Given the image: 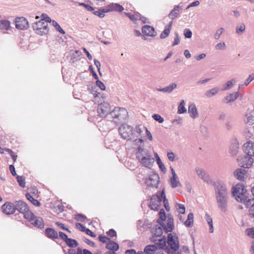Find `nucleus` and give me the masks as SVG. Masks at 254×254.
I'll use <instances>...</instances> for the list:
<instances>
[{
  "instance_id": "nucleus-1",
  "label": "nucleus",
  "mask_w": 254,
  "mask_h": 254,
  "mask_svg": "<svg viewBox=\"0 0 254 254\" xmlns=\"http://www.w3.org/2000/svg\"><path fill=\"white\" fill-rule=\"evenodd\" d=\"M213 187L218 207L225 212L227 210L229 198V191L226 185L223 181L218 180L213 183Z\"/></svg>"
},
{
  "instance_id": "nucleus-2",
  "label": "nucleus",
  "mask_w": 254,
  "mask_h": 254,
  "mask_svg": "<svg viewBox=\"0 0 254 254\" xmlns=\"http://www.w3.org/2000/svg\"><path fill=\"white\" fill-rule=\"evenodd\" d=\"M127 112L125 108L115 107L110 112V116L109 117V119L115 124L118 125L125 121L127 119Z\"/></svg>"
},
{
  "instance_id": "nucleus-3",
  "label": "nucleus",
  "mask_w": 254,
  "mask_h": 254,
  "mask_svg": "<svg viewBox=\"0 0 254 254\" xmlns=\"http://www.w3.org/2000/svg\"><path fill=\"white\" fill-rule=\"evenodd\" d=\"M167 243L169 247V248L168 247L166 248L167 254H173L179 250V238L176 234L173 236L172 233H169L167 236Z\"/></svg>"
},
{
  "instance_id": "nucleus-4",
  "label": "nucleus",
  "mask_w": 254,
  "mask_h": 254,
  "mask_svg": "<svg viewBox=\"0 0 254 254\" xmlns=\"http://www.w3.org/2000/svg\"><path fill=\"white\" fill-rule=\"evenodd\" d=\"M119 132L124 139L129 140L134 138L133 127L126 124H123L120 127Z\"/></svg>"
},
{
  "instance_id": "nucleus-5",
  "label": "nucleus",
  "mask_w": 254,
  "mask_h": 254,
  "mask_svg": "<svg viewBox=\"0 0 254 254\" xmlns=\"http://www.w3.org/2000/svg\"><path fill=\"white\" fill-rule=\"evenodd\" d=\"M14 205L15 210H17L22 213L25 219H28L32 215V212L29 210L28 205L23 201H16Z\"/></svg>"
},
{
  "instance_id": "nucleus-6",
  "label": "nucleus",
  "mask_w": 254,
  "mask_h": 254,
  "mask_svg": "<svg viewBox=\"0 0 254 254\" xmlns=\"http://www.w3.org/2000/svg\"><path fill=\"white\" fill-rule=\"evenodd\" d=\"M32 28L40 35L47 34L49 31L48 24L42 20H39L32 24Z\"/></svg>"
},
{
  "instance_id": "nucleus-7",
  "label": "nucleus",
  "mask_w": 254,
  "mask_h": 254,
  "mask_svg": "<svg viewBox=\"0 0 254 254\" xmlns=\"http://www.w3.org/2000/svg\"><path fill=\"white\" fill-rule=\"evenodd\" d=\"M97 111L98 116L102 118H105L111 112L110 105L108 103L104 102L98 105Z\"/></svg>"
},
{
  "instance_id": "nucleus-8",
  "label": "nucleus",
  "mask_w": 254,
  "mask_h": 254,
  "mask_svg": "<svg viewBox=\"0 0 254 254\" xmlns=\"http://www.w3.org/2000/svg\"><path fill=\"white\" fill-rule=\"evenodd\" d=\"M232 190L233 194L237 201L240 200V199L237 198L238 196H240V198H241V197H243L246 196L247 190L243 184H238L235 187H233Z\"/></svg>"
},
{
  "instance_id": "nucleus-9",
  "label": "nucleus",
  "mask_w": 254,
  "mask_h": 254,
  "mask_svg": "<svg viewBox=\"0 0 254 254\" xmlns=\"http://www.w3.org/2000/svg\"><path fill=\"white\" fill-rule=\"evenodd\" d=\"M237 161L240 167L244 168H249L252 166L254 160L250 156L244 155L239 156Z\"/></svg>"
},
{
  "instance_id": "nucleus-10",
  "label": "nucleus",
  "mask_w": 254,
  "mask_h": 254,
  "mask_svg": "<svg viewBox=\"0 0 254 254\" xmlns=\"http://www.w3.org/2000/svg\"><path fill=\"white\" fill-rule=\"evenodd\" d=\"M162 198L161 194L160 195L158 194L153 195L150 198L149 207L151 210H158L161 204Z\"/></svg>"
},
{
  "instance_id": "nucleus-11",
  "label": "nucleus",
  "mask_w": 254,
  "mask_h": 254,
  "mask_svg": "<svg viewBox=\"0 0 254 254\" xmlns=\"http://www.w3.org/2000/svg\"><path fill=\"white\" fill-rule=\"evenodd\" d=\"M15 23L16 28L19 30H26L29 26L27 19L23 17L16 18Z\"/></svg>"
},
{
  "instance_id": "nucleus-12",
  "label": "nucleus",
  "mask_w": 254,
  "mask_h": 254,
  "mask_svg": "<svg viewBox=\"0 0 254 254\" xmlns=\"http://www.w3.org/2000/svg\"><path fill=\"white\" fill-rule=\"evenodd\" d=\"M160 183V178L158 174L153 173L149 179L146 181V184L149 187L157 188Z\"/></svg>"
},
{
  "instance_id": "nucleus-13",
  "label": "nucleus",
  "mask_w": 254,
  "mask_h": 254,
  "mask_svg": "<svg viewBox=\"0 0 254 254\" xmlns=\"http://www.w3.org/2000/svg\"><path fill=\"white\" fill-rule=\"evenodd\" d=\"M27 219H29V220L31 222V224L35 227L41 229L44 228L45 225L42 218L36 216L32 213V215Z\"/></svg>"
},
{
  "instance_id": "nucleus-14",
  "label": "nucleus",
  "mask_w": 254,
  "mask_h": 254,
  "mask_svg": "<svg viewBox=\"0 0 254 254\" xmlns=\"http://www.w3.org/2000/svg\"><path fill=\"white\" fill-rule=\"evenodd\" d=\"M138 161L142 166L151 168L154 162V159L152 157V155H150L146 157H142L138 159Z\"/></svg>"
},
{
  "instance_id": "nucleus-15",
  "label": "nucleus",
  "mask_w": 254,
  "mask_h": 254,
  "mask_svg": "<svg viewBox=\"0 0 254 254\" xmlns=\"http://www.w3.org/2000/svg\"><path fill=\"white\" fill-rule=\"evenodd\" d=\"M178 218L180 221L183 223L187 227L191 228L193 226V214L192 212H190L188 214V218L186 221H184L183 216L181 215H178Z\"/></svg>"
},
{
  "instance_id": "nucleus-16",
  "label": "nucleus",
  "mask_w": 254,
  "mask_h": 254,
  "mask_svg": "<svg viewBox=\"0 0 254 254\" xmlns=\"http://www.w3.org/2000/svg\"><path fill=\"white\" fill-rule=\"evenodd\" d=\"M15 205L13 203L10 202H6L4 204H3L1 206V209L2 212L7 214H13L15 210Z\"/></svg>"
},
{
  "instance_id": "nucleus-17",
  "label": "nucleus",
  "mask_w": 254,
  "mask_h": 254,
  "mask_svg": "<svg viewBox=\"0 0 254 254\" xmlns=\"http://www.w3.org/2000/svg\"><path fill=\"white\" fill-rule=\"evenodd\" d=\"M195 171L199 177L203 180L204 182H206L208 184H209L212 182L209 176L205 171L200 169L199 168H196Z\"/></svg>"
},
{
  "instance_id": "nucleus-18",
  "label": "nucleus",
  "mask_w": 254,
  "mask_h": 254,
  "mask_svg": "<svg viewBox=\"0 0 254 254\" xmlns=\"http://www.w3.org/2000/svg\"><path fill=\"white\" fill-rule=\"evenodd\" d=\"M162 227L158 226L155 225L151 231L152 233L153 234V236L151 238H150L151 242H155L156 239H155L156 237H160L162 235L163 233Z\"/></svg>"
},
{
  "instance_id": "nucleus-19",
  "label": "nucleus",
  "mask_w": 254,
  "mask_h": 254,
  "mask_svg": "<svg viewBox=\"0 0 254 254\" xmlns=\"http://www.w3.org/2000/svg\"><path fill=\"white\" fill-rule=\"evenodd\" d=\"M142 33L148 36L155 37L157 35V33L155 29L149 25H144L142 27Z\"/></svg>"
},
{
  "instance_id": "nucleus-20",
  "label": "nucleus",
  "mask_w": 254,
  "mask_h": 254,
  "mask_svg": "<svg viewBox=\"0 0 254 254\" xmlns=\"http://www.w3.org/2000/svg\"><path fill=\"white\" fill-rule=\"evenodd\" d=\"M150 155L151 153L148 149H144L141 146H138L136 152V157L137 160L142 157H146Z\"/></svg>"
},
{
  "instance_id": "nucleus-21",
  "label": "nucleus",
  "mask_w": 254,
  "mask_h": 254,
  "mask_svg": "<svg viewBox=\"0 0 254 254\" xmlns=\"http://www.w3.org/2000/svg\"><path fill=\"white\" fill-rule=\"evenodd\" d=\"M46 236L51 239L55 240L58 238V233L55 229L47 228L45 231Z\"/></svg>"
},
{
  "instance_id": "nucleus-22",
  "label": "nucleus",
  "mask_w": 254,
  "mask_h": 254,
  "mask_svg": "<svg viewBox=\"0 0 254 254\" xmlns=\"http://www.w3.org/2000/svg\"><path fill=\"white\" fill-rule=\"evenodd\" d=\"M244 150L246 155L252 157L254 156V143H248L247 145L244 147Z\"/></svg>"
},
{
  "instance_id": "nucleus-23",
  "label": "nucleus",
  "mask_w": 254,
  "mask_h": 254,
  "mask_svg": "<svg viewBox=\"0 0 254 254\" xmlns=\"http://www.w3.org/2000/svg\"><path fill=\"white\" fill-rule=\"evenodd\" d=\"M105 248L109 251H118L120 249L119 245L117 242L111 240L106 243Z\"/></svg>"
},
{
  "instance_id": "nucleus-24",
  "label": "nucleus",
  "mask_w": 254,
  "mask_h": 254,
  "mask_svg": "<svg viewBox=\"0 0 254 254\" xmlns=\"http://www.w3.org/2000/svg\"><path fill=\"white\" fill-rule=\"evenodd\" d=\"M180 9H182L181 6L175 5L174 8L169 13L168 17L172 20L178 17L180 15Z\"/></svg>"
},
{
  "instance_id": "nucleus-25",
  "label": "nucleus",
  "mask_w": 254,
  "mask_h": 254,
  "mask_svg": "<svg viewBox=\"0 0 254 254\" xmlns=\"http://www.w3.org/2000/svg\"><path fill=\"white\" fill-rule=\"evenodd\" d=\"M247 172L246 170L242 168H239L235 171L234 174L238 180L244 181L245 175Z\"/></svg>"
},
{
  "instance_id": "nucleus-26",
  "label": "nucleus",
  "mask_w": 254,
  "mask_h": 254,
  "mask_svg": "<svg viewBox=\"0 0 254 254\" xmlns=\"http://www.w3.org/2000/svg\"><path fill=\"white\" fill-rule=\"evenodd\" d=\"M237 198L240 199L239 201L245 204L247 207H250L252 206V205H254V198L250 199L246 195L243 197H241V198H240V196H238Z\"/></svg>"
},
{
  "instance_id": "nucleus-27",
  "label": "nucleus",
  "mask_w": 254,
  "mask_h": 254,
  "mask_svg": "<svg viewBox=\"0 0 254 254\" xmlns=\"http://www.w3.org/2000/svg\"><path fill=\"white\" fill-rule=\"evenodd\" d=\"M239 149V143L236 140L231 143L229 149V153L233 156H236L238 152Z\"/></svg>"
},
{
  "instance_id": "nucleus-28",
  "label": "nucleus",
  "mask_w": 254,
  "mask_h": 254,
  "mask_svg": "<svg viewBox=\"0 0 254 254\" xmlns=\"http://www.w3.org/2000/svg\"><path fill=\"white\" fill-rule=\"evenodd\" d=\"M188 112L192 118L194 119L198 116L196 107L195 105L193 103L189 105L188 108Z\"/></svg>"
},
{
  "instance_id": "nucleus-29",
  "label": "nucleus",
  "mask_w": 254,
  "mask_h": 254,
  "mask_svg": "<svg viewBox=\"0 0 254 254\" xmlns=\"http://www.w3.org/2000/svg\"><path fill=\"white\" fill-rule=\"evenodd\" d=\"M125 14L135 24L140 16V14L138 12H135L133 14L130 12H125Z\"/></svg>"
},
{
  "instance_id": "nucleus-30",
  "label": "nucleus",
  "mask_w": 254,
  "mask_h": 254,
  "mask_svg": "<svg viewBox=\"0 0 254 254\" xmlns=\"http://www.w3.org/2000/svg\"><path fill=\"white\" fill-rule=\"evenodd\" d=\"M157 250V247L155 245H148L145 247L144 253L145 254H152Z\"/></svg>"
},
{
  "instance_id": "nucleus-31",
  "label": "nucleus",
  "mask_w": 254,
  "mask_h": 254,
  "mask_svg": "<svg viewBox=\"0 0 254 254\" xmlns=\"http://www.w3.org/2000/svg\"><path fill=\"white\" fill-rule=\"evenodd\" d=\"M239 97V93L236 92L234 93L229 94L228 95L225 97L224 100L226 103H229L231 102L235 101Z\"/></svg>"
},
{
  "instance_id": "nucleus-32",
  "label": "nucleus",
  "mask_w": 254,
  "mask_h": 254,
  "mask_svg": "<svg viewBox=\"0 0 254 254\" xmlns=\"http://www.w3.org/2000/svg\"><path fill=\"white\" fill-rule=\"evenodd\" d=\"M108 7L110 8L111 11H115L118 12H122L124 9V7L118 3H112L108 5Z\"/></svg>"
},
{
  "instance_id": "nucleus-33",
  "label": "nucleus",
  "mask_w": 254,
  "mask_h": 254,
  "mask_svg": "<svg viewBox=\"0 0 254 254\" xmlns=\"http://www.w3.org/2000/svg\"><path fill=\"white\" fill-rule=\"evenodd\" d=\"M177 87V84L175 83H173L169 86L165 87L163 88H160L157 89L158 91L167 93H171L173 90Z\"/></svg>"
},
{
  "instance_id": "nucleus-34",
  "label": "nucleus",
  "mask_w": 254,
  "mask_h": 254,
  "mask_svg": "<svg viewBox=\"0 0 254 254\" xmlns=\"http://www.w3.org/2000/svg\"><path fill=\"white\" fill-rule=\"evenodd\" d=\"M25 196L26 198L30 201L34 205L36 206H40L41 205V203L37 199L33 198L31 194L28 192H27L25 194Z\"/></svg>"
},
{
  "instance_id": "nucleus-35",
  "label": "nucleus",
  "mask_w": 254,
  "mask_h": 254,
  "mask_svg": "<svg viewBox=\"0 0 254 254\" xmlns=\"http://www.w3.org/2000/svg\"><path fill=\"white\" fill-rule=\"evenodd\" d=\"M10 27V22L8 20H0V29L7 30Z\"/></svg>"
},
{
  "instance_id": "nucleus-36",
  "label": "nucleus",
  "mask_w": 254,
  "mask_h": 254,
  "mask_svg": "<svg viewBox=\"0 0 254 254\" xmlns=\"http://www.w3.org/2000/svg\"><path fill=\"white\" fill-rule=\"evenodd\" d=\"M161 197L162 198L164 206L166 210L168 211L170 210V207L168 203V201L166 197L165 192L164 189H163L161 191Z\"/></svg>"
},
{
  "instance_id": "nucleus-37",
  "label": "nucleus",
  "mask_w": 254,
  "mask_h": 254,
  "mask_svg": "<svg viewBox=\"0 0 254 254\" xmlns=\"http://www.w3.org/2000/svg\"><path fill=\"white\" fill-rule=\"evenodd\" d=\"M178 179V176H174L170 179L171 186L172 188H175L181 186V184Z\"/></svg>"
},
{
  "instance_id": "nucleus-38",
  "label": "nucleus",
  "mask_w": 254,
  "mask_h": 254,
  "mask_svg": "<svg viewBox=\"0 0 254 254\" xmlns=\"http://www.w3.org/2000/svg\"><path fill=\"white\" fill-rule=\"evenodd\" d=\"M65 243L67 246L71 248L76 247L78 246L77 241L71 238H68L67 241H66Z\"/></svg>"
},
{
  "instance_id": "nucleus-39",
  "label": "nucleus",
  "mask_w": 254,
  "mask_h": 254,
  "mask_svg": "<svg viewBox=\"0 0 254 254\" xmlns=\"http://www.w3.org/2000/svg\"><path fill=\"white\" fill-rule=\"evenodd\" d=\"M174 229V224L171 223L167 222L166 225L165 224L164 225L163 230L165 233L169 232H172Z\"/></svg>"
},
{
  "instance_id": "nucleus-40",
  "label": "nucleus",
  "mask_w": 254,
  "mask_h": 254,
  "mask_svg": "<svg viewBox=\"0 0 254 254\" xmlns=\"http://www.w3.org/2000/svg\"><path fill=\"white\" fill-rule=\"evenodd\" d=\"M185 105V101L184 100H182L181 101L180 105H179L178 108V112H177L178 114H184L187 112V109H186Z\"/></svg>"
},
{
  "instance_id": "nucleus-41",
  "label": "nucleus",
  "mask_w": 254,
  "mask_h": 254,
  "mask_svg": "<svg viewBox=\"0 0 254 254\" xmlns=\"http://www.w3.org/2000/svg\"><path fill=\"white\" fill-rule=\"evenodd\" d=\"M219 91V89L218 88L215 87L207 91L205 93V95L208 98H210L215 95Z\"/></svg>"
},
{
  "instance_id": "nucleus-42",
  "label": "nucleus",
  "mask_w": 254,
  "mask_h": 254,
  "mask_svg": "<svg viewBox=\"0 0 254 254\" xmlns=\"http://www.w3.org/2000/svg\"><path fill=\"white\" fill-rule=\"evenodd\" d=\"M158 242L155 244L157 246V248H159L160 249H163L166 245V237L163 236L162 238L158 240Z\"/></svg>"
},
{
  "instance_id": "nucleus-43",
  "label": "nucleus",
  "mask_w": 254,
  "mask_h": 254,
  "mask_svg": "<svg viewBox=\"0 0 254 254\" xmlns=\"http://www.w3.org/2000/svg\"><path fill=\"white\" fill-rule=\"evenodd\" d=\"M17 181L20 187L21 188L25 187V178L23 176H18L16 177Z\"/></svg>"
},
{
  "instance_id": "nucleus-44",
  "label": "nucleus",
  "mask_w": 254,
  "mask_h": 254,
  "mask_svg": "<svg viewBox=\"0 0 254 254\" xmlns=\"http://www.w3.org/2000/svg\"><path fill=\"white\" fill-rule=\"evenodd\" d=\"M235 82V81L234 79H232L227 81L223 85L222 90H227L231 88L233 86Z\"/></svg>"
},
{
  "instance_id": "nucleus-45",
  "label": "nucleus",
  "mask_w": 254,
  "mask_h": 254,
  "mask_svg": "<svg viewBox=\"0 0 254 254\" xmlns=\"http://www.w3.org/2000/svg\"><path fill=\"white\" fill-rule=\"evenodd\" d=\"M246 26L245 24L241 23L237 25L236 28V32L238 34H242L245 30Z\"/></svg>"
},
{
  "instance_id": "nucleus-46",
  "label": "nucleus",
  "mask_w": 254,
  "mask_h": 254,
  "mask_svg": "<svg viewBox=\"0 0 254 254\" xmlns=\"http://www.w3.org/2000/svg\"><path fill=\"white\" fill-rule=\"evenodd\" d=\"M52 24L53 26L58 32L63 34H65L64 31L61 28L60 25L56 21L54 20H52Z\"/></svg>"
},
{
  "instance_id": "nucleus-47",
  "label": "nucleus",
  "mask_w": 254,
  "mask_h": 254,
  "mask_svg": "<svg viewBox=\"0 0 254 254\" xmlns=\"http://www.w3.org/2000/svg\"><path fill=\"white\" fill-rule=\"evenodd\" d=\"M86 219V216L81 213H77L75 215V219L77 221L83 222L85 221Z\"/></svg>"
},
{
  "instance_id": "nucleus-48",
  "label": "nucleus",
  "mask_w": 254,
  "mask_h": 254,
  "mask_svg": "<svg viewBox=\"0 0 254 254\" xmlns=\"http://www.w3.org/2000/svg\"><path fill=\"white\" fill-rule=\"evenodd\" d=\"M156 162H157V164L158 165V166H159L160 169L161 170V171L163 173H165L166 172V169L165 168V165L161 161V160L160 158V157H158V158H157Z\"/></svg>"
},
{
  "instance_id": "nucleus-49",
  "label": "nucleus",
  "mask_w": 254,
  "mask_h": 254,
  "mask_svg": "<svg viewBox=\"0 0 254 254\" xmlns=\"http://www.w3.org/2000/svg\"><path fill=\"white\" fill-rule=\"evenodd\" d=\"M176 208L181 214H185L186 212V207L184 205L181 203H176Z\"/></svg>"
},
{
  "instance_id": "nucleus-50",
  "label": "nucleus",
  "mask_w": 254,
  "mask_h": 254,
  "mask_svg": "<svg viewBox=\"0 0 254 254\" xmlns=\"http://www.w3.org/2000/svg\"><path fill=\"white\" fill-rule=\"evenodd\" d=\"M170 31H171L169 30V29H167L165 27V29L161 33L160 35V39H163L167 37L169 35Z\"/></svg>"
},
{
  "instance_id": "nucleus-51",
  "label": "nucleus",
  "mask_w": 254,
  "mask_h": 254,
  "mask_svg": "<svg viewBox=\"0 0 254 254\" xmlns=\"http://www.w3.org/2000/svg\"><path fill=\"white\" fill-rule=\"evenodd\" d=\"M42 20L43 21L47 23L48 22L50 23V22H52V20L51 19V18L50 17H49L48 16V15L46 13L42 14V15H41V20Z\"/></svg>"
},
{
  "instance_id": "nucleus-52",
  "label": "nucleus",
  "mask_w": 254,
  "mask_h": 254,
  "mask_svg": "<svg viewBox=\"0 0 254 254\" xmlns=\"http://www.w3.org/2000/svg\"><path fill=\"white\" fill-rule=\"evenodd\" d=\"M98 239L100 242L106 244L108 241L111 240L110 238L103 235H100L98 237Z\"/></svg>"
},
{
  "instance_id": "nucleus-53",
  "label": "nucleus",
  "mask_w": 254,
  "mask_h": 254,
  "mask_svg": "<svg viewBox=\"0 0 254 254\" xmlns=\"http://www.w3.org/2000/svg\"><path fill=\"white\" fill-rule=\"evenodd\" d=\"M224 31V29L223 28H222V27L219 28L216 31V32H215V33L214 35V38H215V39H216V40L219 39L220 35L223 33Z\"/></svg>"
},
{
  "instance_id": "nucleus-54",
  "label": "nucleus",
  "mask_w": 254,
  "mask_h": 254,
  "mask_svg": "<svg viewBox=\"0 0 254 254\" xmlns=\"http://www.w3.org/2000/svg\"><path fill=\"white\" fill-rule=\"evenodd\" d=\"M184 35L185 38L190 39L192 37V32L189 29L186 28L184 30Z\"/></svg>"
},
{
  "instance_id": "nucleus-55",
  "label": "nucleus",
  "mask_w": 254,
  "mask_h": 254,
  "mask_svg": "<svg viewBox=\"0 0 254 254\" xmlns=\"http://www.w3.org/2000/svg\"><path fill=\"white\" fill-rule=\"evenodd\" d=\"M152 118L159 123H162L164 122V119L159 114H154L152 115Z\"/></svg>"
},
{
  "instance_id": "nucleus-56",
  "label": "nucleus",
  "mask_w": 254,
  "mask_h": 254,
  "mask_svg": "<svg viewBox=\"0 0 254 254\" xmlns=\"http://www.w3.org/2000/svg\"><path fill=\"white\" fill-rule=\"evenodd\" d=\"M180 42V37L177 33H175L174 41L172 44V46H175L179 44Z\"/></svg>"
},
{
  "instance_id": "nucleus-57",
  "label": "nucleus",
  "mask_w": 254,
  "mask_h": 254,
  "mask_svg": "<svg viewBox=\"0 0 254 254\" xmlns=\"http://www.w3.org/2000/svg\"><path fill=\"white\" fill-rule=\"evenodd\" d=\"M106 234L108 236L110 237H117V232L113 229H111L109 231H107Z\"/></svg>"
},
{
  "instance_id": "nucleus-58",
  "label": "nucleus",
  "mask_w": 254,
  "mask_h": 254,
  "mask_svg": "<svg viewBox=\"0 0 254 254\" xmlns=\"http://www.w3.org/2000/svg\"><path fill=\"white\" fill-rule=\"evenodd\" d=\"M83 241L85 243H86L87 244L89 245V246L92 247L93 248L96 247V245L94 242L91 241V240H90L89 239H87L86 237H84L83 238Z\"/></svg>"
},
{
  "instance_id": "nucleus-59",
  "label": "nucleus",
  "mask_w": 254,
  "mask_h": 254,
  "mask_svg": "<svg viewBox=\"0 0 254 254\" xmlns=\"http://www.w3.org/2000/svg\"><path fill=\"white\" fill-rule=\"evenodd\" d=\"M55 224L62 230H65L69 233L70 232L69 229L68 228L65 227L63 223L60 222H56Z\"/></svg>"
},
{
  "instance_id": "nucleus-60",
  "label": "nucleus",
  "mask_w": 254,
  "mask_h": 254,
  "mask_svg": "<svg viewBox=\"0 0 254 254\" xmlns=\"http://www.w3.org/2000/svg\"><path fill=\"white\" fill-rule=\"evenodd\" d=\"M96 83L98 87H99L102 90H105L106 89V86L105 84L101 81L98 79H96Z\"/></svg>"
},
{
  "instance_id": "nucleus-61",
  "label": "nucleus",
  "mask_w": 254,
  "mask_h": 254,
  "mask_svg": "<svg viewBox=\"0 0 254 254\" xmlns=\"http://www.w3.org/2000/svg\"><path fill=\"white\" fill-rule=\"evenodd\" d=\"M59 235L60 238L65 243L66 242V241H67V240L68 239L67 235L63 232H59Z\"/></svg>"
},
{
  "instance_id": "nucleus-62",
  "label": "nucleus",
  "mask_w": 254,
  "mask_h": 254,
  "mask_svg": "<svg viewBox=\"0 0 254 254\" xmlns=\"http://www.w3.org/2000/svg\"><path fill=\"white\" fill-rule=\"evenodd\" d=\"M254 80V73H252L249 76V77L246 80L244 85L245 86H247L249 84V83Z\"/></svg>"
},
{
  "instance_id": "nucleus-63",
  "label": "nucleus",
  "mask_w": 254,
  "mask_h": 254,
  "mask_svg": "<svg viewBox=\"0 0 254 254\" xmlns=\"http://www.w3.org/2000/svg\"><path fill=\"white\" fill-rule=\"evenodd\" d=\"M159 218H161V219H164L165 220L166 219L167 216L164 209L162 208L160 209L159 212Z\"/></svg>"
},
{
  "instance_id": "nucleus-64",
  "label": "nucleus",
  "mask_w": 254,
  "mask_h": 254,
  "mask_svg": "<svg viewBox=\"0 0 254 254\" xmlns=\"http://www.w3.org/2000/svg\"><path fill=\"white\" fill-rule=\"evenodd\" d=\"M246 232L247 233V235L248 236H251L253 238H254V228H248L246 230Z\"/></svg>"
}]
</instances>
